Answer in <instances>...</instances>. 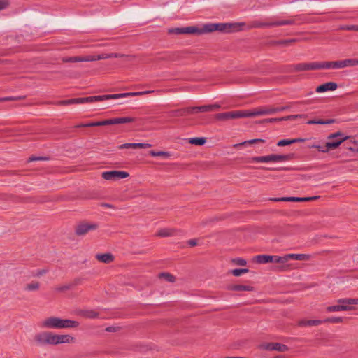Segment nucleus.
Listing matches in <instances>:
<instances>
[{"mask_svg":"<svg viewBox=\"0 0 358 358\" xmlns=\"http://www.w3.org/2000/svg\"><path fill=\"white\" fill-rule=\"evenodd\" d=\"M34 343L39 346L71 344L76 338L70 334H58L50 331L38 332L34 336Z\"/></svg>","mask_w":358,"mask_h":358,"instance_id":"nucleus-1","label":"nucleus"},{"mask_svg":"<svg viewBox=\"0 0 358 358\" xmlns=\"http://www.w3.org/2000/svg\"><path fill=\"white\" fill-rule=\"evenodd\" d=\"M38 325L42 329H73L78 327L79 322L76 320L52 316L42 320L38 322Z\"/></svg>","mask_w":358,"mask_h":358,"instance_id":"nucleus-2","label":"nucleus"},{"mask_svg":"<svg viewBox=\"0 0 358 358\" xmlns=\"http://www.w3.org/2000/svg\"><path fill=\"white\" fill-rule=\"evenodd\" d=\"M243 24L241 23H209L205 24L202 29L196 27L197 31L194 34H202L204 33H210L214 31H220L224 32L236 31L241 29Z\"/></svg>","mask_w":358,"mask_h":358,"instance_id":"nucleus-3","label":"nucleus"},{"mask_svg":"<svg viewBox=\"0 0 358 358\" xmlns=\"http://www.w3.org/2000/svg\"><path fill=\"white\" fill-rule=\"evenodd\" d=\"M220 108V106L219 104L215 103V104H210V105H206V106H201L187 108L185 109L178 110L176 113H177L176 115H178V116H185V115H187L189 114H192L193 113L210 112V111L215 110Z\"/></svg>","mask_w":358,"mask_h":358,"instance_id":"nucleus-4","label":"nucleus"},{"mask_svg":"<svg viewBox=\"0 0 358 358\" xmlns=\"http://www.w3.org/2000/svg\"><path fill=\"white\" fill-rule=\"evenodd\" d=\"M242 117H250L249 110H233L225 113H217L215 118L217 120L225 121L231 119Z\"/></svg>","mask_w":358,"mask_h":358,"instance_id":"nucleus-5","label":"nucleus"},{"mask_svg":"<svg viewBox=\"0 0 358 358\" xmlns=\"http://www.w3.org/2000/svg\"><path fill=\"white\" fill-rule=\"evenodd\" d=\"M289 157L285 155H269L266 156L254 157L251 161L258 163L282 162L288 160Z\"/></svg>","mask_w":358,"mask_h":358,"instance_id":"nucleus-6","label":"nucleus"},{"mask_svg":"<svg viewBox=\"0 0 358 358\" xmlns=\"http://www.w3.org/2000/svg\"><path fill=\"white\" fill-rule=\"evenodd\" d=\"M339 137L340 139L335 141H329L326 143L325 147L327 148V150H333L337 148L343 141L350 138L349 136H344L343 133L338 131L336 133H333L328 136V139H334Z\"/></svg>","mask_w":358,"mask_h":358,"instance_id":"nucleus-7","label":"nucleus"},{"mask_svg":"<svg viewBox=\"0 0 358 358\" xmlns=\"http://www.w3.org/2000/svg\"><path fill=\"white\" fill-rule=\"evenodd\" d=\"M129 176V173L124 171H110L102 173L101 176L106 180H118L124 179Z\"/></svg>","mask_w":358,"mask_h":358,"instance_id":"nucleus-8","label":"nucleus"},{"mask_svg":"<svg viewBox=\"0 0 358 358\" xmlns=\"http://www.w3.org/2000/svg\"><path fill=\"white\" fill-rule=\"evenodd\" d=\"M98 228V224L96 223L81 222L76 227V234L78 236H84L90 231L96 230Z\"/></svg>","mask_w":358,"mask_h":358,"instance_id":"nucleus-9","label":"nucleus"},{"mask_svg":"<svg viewBox=\"0 0 358 358\" xmlns=\"http://www.w3.org/2000/svg\"><path fill=\"white\" fill-rule=\"evenodd\" d=\"M249 113L250 117H253L265 115H272L276 113V110L274 107H262L249 110Z\"/></svg>","mask_w":358,"mask_h":358,"instance_id":"nucleus-10","label":"nucleus"},{"mask_svg":"<svg viewBox=\"0 0 358 358\" xmlns=\"http://www.w3.org/2000/svg\"><path fill=\"white\" fill-rule=\"evenodd\" d=\"M259 348L265 350L272 351L276 350L279 352H285L288 350V347L280 343H264L259 345Z\"/></svg>","mask_w":358,"mask_h":358,"instance_id":"nucleus-11","label":"nucleus"},{"mask_svg":"<svg viewBox=\"0 0 358 358\" xmlns=\"http://www.w3.org/2000/svg\"><path fill=\"white\" fill-rule=\"evenodd\" d=\"M293 23L292 20H275L271 22L262 23V22H255V27H275V26H282L292 24Z\"/></svg>","mask_w":358,"mask_h":358,"instance_id":"nucleus-12","label":"nucleus"},{"mask_svg":"<svg viewBox=\"0 0 358 358\" xmlns=\"http://www.w3.org/2000/svg\"><path fill=\"white\" fill-rule=\"evenodd\" d=\"M129 95L127 94V93H122V94H109V95H101V96H90V99H91V102H95V101H101L104 100H108L110 99H119L122 97H129Z\"/></svg>","mask_w":358,"mask_h":358,"instance_id":"nucleus-13","label":"nucleus"},{"mask_svg":"<svg viewBox=\"0 0 358 358\" xmlns=\"http://www.w3.org/2000/svg\"><path fill=\"white\" fill-rule=\"evenodd\" d=\"M197 30L196 29V27L191 26V27H177V28H172L169 29V34H194L196 33Z\"/></svg>","mask_w":358,"mask_h":358,"instance_id":"nucleus-14","label":"nucleus"},{"mask_svg":"<svg viewBox=\"0 0 358 358\" xmlns=\"http://www.w3.org/2000/svg\"><path fill=\"white\" fill-rule=\"evenodd\" d=\"M294 69L298 71L320 69L319 62L297 64Z\"/></svg>","mask_w":358,"mask_h":358,"instance_id":"nucleus-15","label":"nucleus"},{"mask_svg":"<svg viewBox=\"0 0 358 358\" xmlns=\"http://www.w3.org/2000/svg\"><path fill=\"white\" fill-rule=\"evenodd\" d=\"M85 103H92L90 96L62 100L59 101L58 104L66 106L71 104H83Z\"/></svg>","mask_w":358,"mask_h":358,"instance_id":"nucleus-16","label":"nucleus"},{"mask_svg":"<svg viewBox=\"0 0 358 358\" xmlns=\"http://www.w3.org/2000/svg\"><path fill=\"white\" fill-rule=\"evenodd\" d=\"M318 196H313V197H282V198H275L272 199V201H310L317 199Z\"/></svg>","mask_w":358,"mask_h":358,"instance_id":"nucleus-17","label":"nucleus"},{"mask_svg":"<svg viewBox=\"0 0 358 358\" xmlns=\"http://www.w3.org/2000/svg\"><path fill=\"white\" fill-rule=\"evenodd\" d=\"M181 234V231L175 229L164 228L159 229L155 236L158 237H169L177 236Z\"/></svg>","mask_w":358,"mask_h":358,"instance_id":"nucleus-18","label":"nucleus"},{"mask_svg":"<svg viewBox=\"0 0 358 358\" xmlns=\"http://www.w3.org/2000/svg\"><path fill=\"white\" fill-rule=\"evenodd\" d=\"M320 69H339L341 68V60L332 62H320Z\"/></svg>","mask_w":358,"mask_h":358,"instance_id":"nucleus-19","label":"nucleus"},{"mask_svg":"<svg viewBox=\"0 0 358 358\" xmlns=\"http://www.w3.org/2000/svg\"><path fill=\"white\" fill-rule=\"evenodd\" d=\"M152 146L151 144L149 143H128L122 144L119 146V149H128V148H149Z\"/></svg>","mask_w":358,"mask_h":358,"instance_id":"nucleus-20","label":"nucleus"},{"mask_svg":"<svg viewBox=\"0 0 358 358\" xmlns=\"http://www.w3.org/2000/svg\"><path fill=\"white\" fill-rule=\"evenodd\" d=\"M337 84L333 82L326 83L318 86L316 88V92L318 93L324 92L327 91H334L337 88Z\"/></svg>","mask_w":358,"mask_h":358,"instance_id":"nucleus-21","label":"nucleus"},{"mask_svg":"<svg viewBox=\"0 0 358 358\" xmlns=\"http://www.w3.org/2000/svg\"><path fill=\"white\" fill-rule=\"evenodd\" d=\"M93 58L90 55L71 57L63 59L65 62H92Z\"/></svg>","mask_w":358,"mask_h":358,"instance_id":"nucleus-22","label":"nucleus"},{"mask_svg":"<svg viewBox=\"0 0 358 358\" xmlns=\"http://www.w3.org/2000/svg\"><path fill=\"white\" fill-rule=\"evenodd\" d=\"M287 261L294 259L299 261H307L310 259V255L308 254H287Z\"/></svg>","mask_w":358,"mask_h":358,"instance_id":"nucleus-23","label":"nucleus"},{"mask_svg":"<svg viewBox=\"0 0 358 358\" xmlns=\"http://www.w3.org/2000/svg\"><path fill=\"white\" fill-rule=\"evenodd\" d=\"M229 290L232 291H247L252 292L254 288L252 286L248 285H231L228 287Z\"/></svg>","mask_w":358,"mask_h":358,"instance_id":"nucleus-24","label":"nucleus"},{"mask_svg":"<svg viewBox=\"0 0 358 358\" xmlns=\"http://www.w3.org/2000/svg\"><path fill=\"white\" fill-rule=\"evenodd\" d=\"M96 258L101 262L108 264L113 261L114 257L110 253L106 254H98L96 255Z\"/></svg>","mask_w":358,"mask_h":358,"instance_id":"nucleus-25","label":"nucleus"},{"mask_svg":"<svg viewBox=\"0 0 358 358\" xmlns=\"http://www.w3.org/2000/svg\"><path fill=\"white\" fill-rule=\"evenodd\" d=\"M358 66V58L357 59H346L341 60V68L352 67Z\"/></svg>","mask_w":358,"mask_h":358,"instance_id":"nucleus-26","label":"nucleus"},{"mask_svg":"<svg viewBox=\"0 0 358 358\" xmlns=\"http://www.w3.org/2000/svg\"><path fill=\"white\" fill-rule=\"evenodd\" d=\"M302 141H303V139H302V138L282 139V140L279 141L277 143V145L280 146V147H282V146L289 145L294 143L302 142Z\"/></svg>","mask_w":358,"mask_h":358,"instance_id":"nucleus-27","label":"nucleus"},{"mask_svg":"<svg viewBox=\"0 0 358 358\" xmlns=\"http://www.w3.org/2000/svg\"><path fill=\"white\" fill-rule=\"evenodd\" d=\"M323 323L322 320H301L299 322L300 326H317Z\"/></svg>","mask_w":358,"mask_h":358,"instance_id":"nucleus-28","label":"nucleus"},{"mask_svg":"<svg viewBox=\"0 0 358 358\" xmlns=\"http://www.w3.org/2000/svg\"><path fill=\"white\" fill-rule=\"evenodd\" d=\"M256 261L259 264H267L272 262V256L266 255H259L255 257Z\"/></svg>","mask_w":358,"mask_h":358,"instance_id":"nucleus-29","label":"nucleus"},{"mask_svg":"<svg viewBox=\"0 0 358 358\" xmlns=\"http://www.w3.org/2000/svg\"><path fill=\"white\" fill-rule=\"evenodd\" d=\"M81 315L86 318L94 319L99 317V313L94 310H85L82 311Z\"/></svg>","mask_w":358,"mask_h":358,"instance_id":"nucleus-30","label":"nucleus"},{"mask_svg":"<svg viewBox=\"0 0 358 358\" xmlns=\"http://www.w3.org/2000/svg\"><path fill=\"white\" fill-rule=\"evenodd\" d=\"M307 115L305 114L292 115L280 117V120H282V121L296 120L298 119H305Z\"/></svg>","mask_w":358,"mask_h":358,"instance_id":"nucleus-31","label":"nucleus"},{"mask_svg":"<svg viewBox=\"0 0 358 358\" xmlns=\"http://www.w3.org/2000/svg\"><path fill=\"white\" fill-rule=\"evenodd\" d=\"M334 122L333 120H323L321 119L308 120L307 124H328Z\"/></svg>","mask_w":358,"mask_h":358,"instance_id":"nucleus-32","label":"nucleus"},{"mask_svg":"<svg viewBox=\"0 0 358 358\" xmlns=\"http://www.w3.org/2000/svg\"><path fill=\"white\" fill-rule=\"evenodd\" d=\"M149 154L152 157H162L164 158H168L171 156V154L169 152L164 151L151 150L150 151Z\"/></svg>","mask_w":358,"mask_h":358,"instance_id":"nucleus-33","label":"nucleus"},{"mask_svg":"<svg viewBox=\"0 0 358 358\" xmlns=\"http://www.w3.org/2000/svg\"><path fill=\"white\" fill-rule=\"evenodd\" d=\"M40 283L37 281H33L25 285L24 289L27 291H36L39 289Z\"/></svg>","mask_w":358,"mask_h":358,"instance_id":"nucleus-34","label":"nucleus"},{"mask_svg":"<svg viewBox=\"0 0 358 358\" xmlns=\"http://www.w3.org/2000/svg\"><path fill=\"white\" fill-rule=\"evenodd\" d=\"M136 121V118L131 117H117V124L131 123Z\"/></svg>","mask_w":358,"mask_h":358,"instance_id":"nucleus-35","label":"nucleus"},{"mask_svg":"<svg viewBox=\"0 0 358 358\" xmlns=\"http://www.w3.org/2000/svg\"><path fill=\"white\" fill-rule=\"evenodd\" d=\"M272 256V262L284 264L287 262V255L280 257L277 255H271Z\"/></svg>","mask_w":358,"mask_h":358,"instance_id":"nucleus-36","label":"nucleus"},{"mask_svg":"<svg viewBox=\"0 0 358 358\" xmlns=\"http://www.w3.org/2000/svg\"><path fill=\"white\" fill-rule=\"evenodd\" d=\"M189 142L193 145H202L206 143V138H189Z\"/></svg>","mask_w":358,"mask_h":358,"instance_id":"nucleus-37","label":"nucleus"},{"mask_svg":"<svg viewBox=\"0 0 358 358\" xmlns=\"http://www.w3.org/2000/svg\"><path fill=\"white\" fill-rule=\"evenodd\" d=\"M342 309H347V308L345 307H341V303H339L338 305L328 306L327 308V311L329 313L340 312V311H342Z\"/></svg>","mask_w":358,"mask_h":358,"instance_id":"nucleus-38","label":"nucleus"},{"mask_svg":"<svg viewBox=\"0 0 358 358\" xmlns=\"http://www.w3.org/2000/svg\"><path fill=\"white\" fill-rule=\"evenodd\" d=\"M90 57L93 58V59H92V62H93V61H97V60H101V59L111 58V56H110V54L103 53V54H100L98 55H90Z\"/></svg>","mask_w":358,"mask_h":358,"instance_id":"nucleus-39","label":"nucleus"},{"mask_svg":"<svg viewBox=\"0 0 358 358\" xmlns=\"http://www.w3.org/2000/svg\"><path fill=\"white\" fill-rule=\"evenodd\" d=\"M337 301H338V303H352V305H358V299H351V298L340 299Z\"/></svg>","mask_w":358,"mask_h":358,"instance_id":"nucleus-40","label":"nucleus"},{"mask_svg":"<svg viewBox=\"0 0 358 358\" xmlns=\"http://www.w3.org/2000/svg\"><path fill=\"white\" fill-rule=\"evenodd\" d=\"M154 90H148V91H141V92H127V94L129 95V96H143L145 94L154 93Z\"/></svg>","mask_w":358,"mask_h":358,"instance_id":"nucleus-41","label":"nucleus"},{"mask_svg":"<svg viewBox=\"0 0 358 358\" xmlns=\"http://www.w3.org/2000/svg\"><path fill=\"white\" fill-rule=\"evenodd\" d=\"M159 278L164 279L165 280H166L168 282H174L175 281V277L169 273H162L159 274Z\"/></svg>","mask_w":358,"mask_h":358,"instance_id":"nucleus-42","label":"nucleus"},{"mask_svg":"<svg viewBox=\"0 0 358 358\" xmlns=\"http://www.w3.org/2000/svg\"><path fill=\"white\" fill-rule=\"evenodd\" d=\"M324 322H330V323H341L343 322V318L341 317H331L322 320Z\"/></svg>","mask_w":358,"mask_h":358,"instance_id":"nucleus-43","label":"nucleus"},{"mask_svg":"<svg viewBox=\"0 0 358 358\" xmlns=\"http://www.w3.org/2000/svg\"><path fill=\"white\" fill-rule=\"evenodd\" d=\"M248 272V269H247V268H236L231 271V273L234 276H240L242 274L246 273Z\"/></svg>","mask_w":358,"mask_h":358,"instance_id":"nucleus-44","label":"nucleus"},{"mask_svg":"<svg viewBox=\"0 0 358 358\" xmlns=\"http://www.w3.org/2000/svg\"><path fill=\"white\" fill-rule=\"evenodd\" d=\"M101 126L100 121L92 122L86 124H80L76 126V127H99Z\"/></svg>","mask_w":358,"mask_h":358,"instance_id":"nucleus-45","label":"nucleus"},{"mask_svg":"<svg viewBox=\"0 0 358 358\" xmlns=\"http://www.w3.org/2000/svg\"><path fill=\"white\" fill-rule=\"evenodd\" d=\"M117 117L100 121L101 126L117 124Z\"/></svg>","mask_w":358,"mask_h":358,"instance_id":"nucleus-46","label":"nucleus"},{"mask_svg":"<svg viewBox=\"0 0 358 358\" xmlns=\"http://www.w3.org/2000/svg\"><path fill=\"white\" fill-rule=\"evenodd\" d=\"M340 29L358 31V25H343L340 27Z\"/></svg>","mask_w":358,"mask_h":358,"instance_id":"nucleus-47","label":"nucleus"},{"mask_svg":"<svg viewBox=\"0 0 358 358\" xmlns=\"http://www.w3.org/2000/svg\"><path fill=\"white\" fill-rule=\"evenodd\" d=\"M341 307H345L347 309H342V311H348L354 310L355 308L352 306V303H340Z\"/></svg>","mask_w":358,"mask_h":358,"instance_id":"nucleus-48","label":"nucleus"},{"mask_svg":"<svg viewBox=\"0 0 358 358\" xmlns=\"http://www.w3.org/2000/svg\"><path fill=\"white\" fill-rule=\"evenodd\" d=\"M48 158L47 157H34V156H32V157H30L27 162H34V161H38V160H48Z\"/></svg>","mask_w":358,"mask_h":358,"instance_id":"nucleus-49","label":"nucleus"},{"mask_svg":"<svg viewBox=\"0 0 358 358\" xmlns=\"http://www.w3.org/2000/svg\"><path fill=\"white\" fill-rule=\"evenodd\" d=\"M20 98L15 96H6L0 98V102L18 100Z\"/></svg>","mask_w":358,"mask_h":358,"instance_id":"nucleus-50","label":"nucleus"},{"mask_svg":"<svg viewBox=\"0 0 358 358\" xmlns=\"http://www.w3.org/2000/svg\"><path fill=\"white\" fill-rule=\"evenodd\" d=\"M257 142H264V140L258 139V138H257V139H252V140H249V141H246L243 142L242 143V145H245V144H247V143H248V144H254V143H257Z\"/></svg>","mask_w":358,"mask_h":358,"instance_id":"nucleus-51","label":"nucleus"},{"mask_svg":"<svg viewBox=\"0 0 358 358\" xmlns=\"http://www.w3.org/2000/svg\"><path fill=\"white\" fill-rule=\"evenodd\" d=\"M8 6V0H0V10L5 9Z\"/></svg>","mask_w":358,"mask_h":358,"instance_id":"nucleus-52","label":"nucleus"},{"mask_svg":"<svg viewBox=\"0 0 358 358\" xmlns=\"http://www.w3.org/2000/svg\"><path fill=\"white\" fill-rule=\"evenodd\" d=\"M312 147L317 149L319 151L322 152H327L329 151V150H327V148H326L325 145L324 147L320 145H313Z\"/></svg>","mask_w":358,"mask_h":358,"instance_id":"nucleus-53","label":"nucleus"},{"mask_svg":"<svg viewBox=\"0 0 358 358\" xmlns=\"http://www.w3.org/2000/svg\"><path fill=\"white\" fill-rule=\"evenodd\" d=\"M280 121H282V120H280V117H279V118H268V119L264 120V122L273 123V122H280Z\"/></svg>","mask_w":358,"mask_h":358,"instance_id":"nucleus-54","label":"nucleus"},{"mask_svg":"<svg viewBox=\"0 0 358 358\" xmlns=\"http://www.w3.org/2000/svg\"><path fill=\"white\" fill-rule=\"evenodd\" d=\"M236 263L240 266H244L246 264V261L243 259H237L235 260Z\"/></svg>","mask_w":358,"mask_h":358,"instance_id":"nucleus-55","label":"nucleus"},{"mask_svg":"<svg viewBox=\"0 0 358 358\" xmlns=\"http://www.w3.org/2000/svg\"><path fill=\"white\" fill-rule=\"evenodd\" d=\"M111 58H118V57H128V55H122V54H118V53H110Z\"/></svg>","mask_w":358,"mask_h":358,"instance_id":"nucleus-56","label":"nucleus"},{"mask_svg":"<svg viewBox=\"0 0 358 358\" xmlns=\"http://www.w3.org/2000/svg\"><path fill=\"white\" fill-rule=\"evenodd\" d=\"M71 287V285H65V286H63V287H59L57 288V289L58 291H64V290H67V289H69Z\"/></svg>","mask_w":358,"mask_h":358,"instance_id":"nucleus-57","label":"nucleus"},{"mask_svg":"<svg viewBox=\"0 0 358 358\" xmlns=\"http://www.w3.org/2000/svg\"><path fill=\"white\" fill-rule=\"evenodd\" d=\"M188 244L193 247L197 245V241L196 239H191L188 241Z\"/></svg>","mask_w":358,"mask_h":358,"instance_id":"nucleus-58","label":"nucleus"},{"mask_svg":"<svg viewBox=\"0 0 358 358\" xmlns=\"http://www.w3.org/2000/svg\"><path fill=\"white\" fill-rule=\"evenodd\" d=\"M101 206L105 207V208H108L116 209V208L113 205L110 204V203H102Z\"/></svg>","mask_w":358,"mask_h":358,"instance_id":"nucleus-59","label":"nucleus"},{"mask_svg":"<svg viewBox=\"0 0 358 358\" xmlns=\"http://www.w3.org/2000/svg\"><path fill=\"white\" fill-rule=\"evenodd\" d=\"M44 273H45V271L42 270V271H38V272L37 273L36 275H38H38H43V274H44Z\"/></svg>","mask_w":358,"mask_h":358,"instance_id":"nucleus-60","label":"nucleus"},{"mask_svg":"<svg viewBox=\"0 0 358 358\" xmlns=\"http://www.w3.org/2000/svg\"><path fill=\"white\" fill-rule=\"evenodd\" d=\"M275 110H276V113L282 111V108H281V107H276Z\"/></svg>","mask_w":358,"mask_h":358,"instance_id":"nucleus-61","label":"nucleus"},{"mask_svg":"<svg viewBox=\"0 0 358 358\" xmlns=\"http://www.w3.org/2000/svg\"><path fill=\"white\" fill-rule=\"evenodd\" d=\"M281 108H282V111L287 110L288 108L287 106H282Z\"/></svg>","mask_w":358,"mask_h":358,"instance_id":"nucleus-62","label":"nucleus"},{"mask_svg":"<svg viewBox=\"0 0 358 358\" xmlns=\"http://www.w3.org/2000/svg\"><path fill=\"white\" fill-rule=\"evenodd\" d=\"M350 138V141L353 143H356V141L355 140H352V138H351L350 136H349Z\"/></svg>","mask_w":358,"mask_h":358,"instance_id":"nucleus-63","label":"nucleus"},{"mask_svg":"<svg viewBox=\"0 0 358 358\" xmlns=\"http://www.w3.org/2000/svg\"><path fill=\"white\" fill-rule=\"evenodd\" d=\"M275 358H281V356H278Z\"/></svg>","mask_w":358,"mask_h":358,"instance_id":"nucleus-64","label":"nucleus"}]
</instances>
